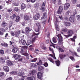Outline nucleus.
Returning <instances> with one entry per match:
<instances>
[{
    "label": "nucleus",
    "instance_id": "e433bc0d",
    "mask_svg": "<svg viewBox=\"0 0 80 80\" xmlns=\"http://www.w3.org/2000/svg\"><path fill=\"white\" fill-rule=\"evenodd\" d=\"M52 41L54 43H56L57 41V38L54 37L52 38Z\"/></svg>",
    "mask_w": 80,
    "mask_h": 80
},
{
    "label": "nucleus",
    "instance_id": "58836bf2",
    "mask_svg": "<svg viewBox=\"0 0 80 80\" xmlns=\"http://www.w3.org/2000/svg\"><path fill=\"white\" fill-rule=\"evenodd\" d=\"M14 10L15 12H18V11L19 10V9H18V7H15L14 8Z\"/></svg>",
    "mask_w": 80,
    "mask_h": 80
},
{
    "label": "nucleus",
    "instance_id": "a19ab883",
    "mask_svg": "<svg viewBox=\"0 0 80 80\" xmlns=\"http://www.w3.org/2000/svg\"><path fill=\"white\" fill-rule=\"evenodd\" d=\"M36 26L38 28H41V26L40 24L38 22H37L36 23Z\"/></svg>",
    "mask_w": 80,
    "mask_h": 80
},
{
    "label": "nucleus",
    "instance_id": "e2e57ef3",
    "mask_svg": "<svg viewBox=\"0 0 80 80\" xmlns=\"http://www.w3.org/2000/svg\"><path fill=\"white\" fill-rule=\"evenodd\" d=\"M76 18H77L78 20H80V16L78 15L76 17Z\"/></svg>",
    "mask_w": 80,
    "mask_h": 80
},
{
    "label": "nucleus",
    "instance_id": "f03ea898",
    "mask_svg": "<svg viewBox=\"0 0 80 80\" xmlns=\"http://www.w3.org/2000/svg\"><path fill=\"white\" fill-rule=\"evenodd\" d=\"M57 37H58V44L59 45H61L62 46V48H63V49H65V47L63 46V38L62 36L60 35L59 36L58 35L57 36Z\"/></svg>",
    "mask_w": 80,
    "mask_h": 80
},
{
    "label": "nucleus",
    "instance_id": "a211bd4d",
    "mask_svg": "<svg viewBox=\"0 0 80 80\" xmlns=\"http://www.w3.org/2000/svg\"><path fill=\"white\" fill-rule=\"evenodd\" d=\"M17 51H18V48L17 47H14L12 50V52L13 53H17Z\"/></svg>",
    "mask_w": 80,
    "mask_h": 80
},
{
    "label": "nucleus",
    "instance_id": "338daca9",
    "mask_svg": "<svg viewBox=\"0 0 80 80\" xmlns=\"http://www.w3.org/2000/svg\"><path fill=\"white\" fill-rule=\"evenodd\" d=\"M78 52H80V47H79L78 48H77Z\"/></svg>",
    "mask_w": 80,
    "mask_h": 80
},
{
    "label": "nucleus",
    "instance_id": "6e6d98bb",
    "mask_svg": "<svg viewBox=\"0 0 80 80\" xmlns=\"http://www.w3.org/2000/svg\"><path fill=\"white\" fill-rule=\"evenodd\" d=\"M40 28H38L36 29L35 32H38L40 30Z\"/></svg>",
    "mask_w": 80,
    "mask_h": 80
},
{
    "label": "nucleus",
    "instance_id": "de8ad7c7",
    "mask_svg": "<svg viewBox=\"0 0 80 80\" xmlns=\"http://www.w3.org/2000/svg\"><path fill=\"white\" fill-rule=\"evenodd\" d=\"M13 5L14 6H18L19 4L18 2H15L13 3Z\"/></svg>",
    "mask_w": 80,
    "mask_h": 80
},
{
    "label": "nucleus",
    "instance_id": "69168bd1",
    "mask_svg": "<svg viewBox=\"0 0 80 80\" xmlns=\"http://www.w3.org/2000/svg\"><path fill=\"white\" fill-rule=\"evenodd\" d=\"M5 60H8L10 58L8 56L6 57L5 56L4 57Z\"/></svg>",
    "mask_w": 80,
    "mask_h": 80
},
{
    "label": "nucleus",
    "instance_id": "ea45409f",
    "mask_svg": "<svg viewBox=\"0 0 80 80\" xmlns=\"http://www.w3.org/2000/svg\"><path fill=\"white\" fill-rule=\"evenodd\" d=\"M62 32H67V30H68V29L67 28H63L62 29Z\"/></svg>",
    "mask_w": 80,
    "mask_h": 80
},
{
    "label": "nucleus",
    "instance_id": "c9c22d12",
    "mask_svg": "<svg viewBox=\"0 0 80 80\" xmlns=\"http://www.w3.org/2000/svg\"><path fill=\"white\" fill-rule=\"evenodd\" d=\"M11 75H17V72L13 71L10 73Z\"/></svg>",
    "mask_w": 80,
    "mask_h": 80
},
{
    "label": "nucleus",
    "instance_id": "8fccbe9b",
    "mask_svg": "<svg viewBox=\"0 0 80 80\" xmlns=\"http://www.w3.org/2000/svg\"><path fill=\"white\" fill-rule=\"evenodd\" d=\"M37 60V58H34L33 60H32L31 61V62H36Z\"/></svg>",
    "mask_w": 80,
    "mask_h": 80
},
{
    "label": "nucleus",
    "instance_id": "2f4dec72",
    "mask_svg": "<svg viewBox=\"0 0 80 80\" xmlns=\"http://www.w3.org/2000/svg\"><path fill=\"white\" fill-rule=\"evenodd\" d=\"M48 59V60H49L50 61V62H52V63H54V62H55V61L54 60H53V59H52V58H49Z\"/></svg>",
    "mask_w": 80,
    "mask_h": 80
},
{
    "label": "nucleus",
    "instance_id": "393cba45",
    "mask_svg": "<svg viewBox=\"0 0 80 80\" xmlns=\"http://www.w3.org/2000/svg\"><path fill=\"white\" fill-rule=\"evenodd\" d=\"M55 63L58 67H59L60 65V61L59 60L56 61H55Z\"/></svg>",
    "mask_w": 80,
    "mask_h": 80
},
{
    "label": "nucleus",
    "instance_id": "423d86ee",
    "mask_svg": "<svg viewBox=\"0 0 80 80\" xmlns=\"http://www.w3.org/2000/svg\"><path fill=\"white\" fill-rule=\"evenodd\" d=\"M67 33L68 35H69V36H71V37H72V35L74 33L72 29H69L68 30Z\"/></svg>",
    "mask_w": 80,
    "mask_h": 80
},
{
    "label": "nucleus",
    "instance_id": "cd10ccee",
    "mask_svg": "<svg viewBox=\"0 0 80 80\" xmlns=\"http://www.w3.org/2000/svg\"><path fill=\"white\" fill-rule=\"evenodd\" d=\"M36 64L37 65H43V64H42V60L40 59H39V62L38 63H36Z\"/></svg>",
    "mask_w": 80,
    "mask_h": 80
},
{
    "label": "nucleus",
    "instance_id": "4468645a",
    "mask_svg": "<svg viewBox=\"0 0 80 80\" xmlns=\"http://www.w3.org/2000/svg\"><path fill=\"white\" fill-rule=\"evenodd\" d=\"M3 69L5 72H8L9 70V68L7 66H4Z\"/></svg>",
    "mask_w": 80,
    "mask_h": 80
},
{
    "label": "nucleus",
    "instance_id": "72a5a7b5",
    "mask_svg": "<svg viewBox=\"0 0 80 80\" xmlns=\"http://www.w3.org/2000/svg\"><path fill=\"white\" fill-rule=\"evenodd\" d=\"M16 17V15L15 14H13L12 16L10 17V18L12 19V20H14V18H15Z\"/></svg>",
    "mask_w": 80,
    "mask_h": 80
},
{
    "label": "nucleus",
    "instance_id": "b1692460",
    "mask_svg": "<svg viewBox=\"0 0 80 80\" xmlns=\"http://www.w3.org/2000/svg\"><path fill=\"white\" fill-rule=\"evenodd\" d=\"M25 8H26V7L25 6V4L23 3H22L21 5V10H24V9H25Z\"/></svg>",
    "mask_w": 80,
    "mask_h": 80
},
{
    "label": "nucleus",
    "instance_id": "0eeeda50",
    "mask_svg": "<svg viewBox=\"0 0 80 80\" xmlns=\"http://www.w3.org/2000/svg\"><path fill=\"white\" fill-rule=\"evenodd\" d=\"M70 6V4L69 3H66L64 5V10H67L68 9Z\"/></svg>",
    "mask_w": 80,
    "mask_h": 80
},
{
    "label": "nucleus",
    "instance_id": "bf43d9fd",
    "mask_svg": "<svg viewBox=\"0 0 80 80\" xmlns=\"http://www.w3.org/2000/svg\"><path fill=\"white\" fill-rule=\"evenodd\" d=\"M41 10H42V12H45V8L44 7H41Z\"/></svg>",
    "mask_w": 80,
    "mask_h": 80
},
{
    "label": "nucleus",
    "instance_id": "864d4df0",
    "mask_svg": "<svg viewBox=\"0 0 80 80\" xmlns=\"http://www.w3.org/2000/svg\"><path fill=\"white\" fill-rule=\"evenodd\" d=\"M72 2L73 4H75V3H76L77 2V0H72Z\"/></svg>",
    "mask_w": 80,
    "mask_h": 80
},
{
    "label": "nucleus",
    "instance_id": "6e6552de",
    "mask_svg": "<svg viewBox=\"0 0 80 80\" xmlns=\"http://www.w3.org/2000/svg\"><path fill=\"white\" fill-rule=\"evenodd\" d=\"M6 63L8 66H12L13 65V62H12L10 60H7Z\"/></svg>",
    "mask_w": 80,
    "mask_h": 80
},
{
    "label": "nucleus",
    "instance_id": "4be33fe9",
    "mask_svg": "<svg viewBox=\"0 0 80 80\" xmlns=\"http://www.w3.org/2000/svg\"><path fill=\"white\" fill-rule=\"evenodd\" d=\"M7 23L6 22H3L2 23V24L1 25L2 27H3V28H5V27H7Z\"/></svg>",
    "mask_w": 80,
    "mask_h": 80
},
{
    "label": "nucleus",
    "instance_id": "9b49d317",
    "mask_svg": "<svg viewBox=\"0 0 80 80\" xmlns=\"http://www.w3.org/2000/svg\"><path fill=\"white\" fill-rule=\"evenodd\" d=\"M21 32L20 30H18V31H16L15 32V37H18L20 35V34Z\"/></svg>",
    "mask_w": 80,
    "mask_h": 80
},
{
    "label": "nucleus",
    "instance_id": "ddd939ff",
    "mask_svg": "<svg viewBox=\"0 0 80 80\" xmlns=\"http://www.w3.org/2000/svg\"><path fill=\"white\" fill-rule=\"evenodd\" d=\"M13 57L15 58V60H17L20 58L21 56L18 54H15L13 56Z\"/></svg>",
    "mask_w": 80,
    "mask_h": 80
},
{
    "label": "nucleus",
    "instance_id": "a18cd8bd",
    "mask_svg": "<svg viewBox=\"0 0 80 80\" xmlns=\"http://www.w3.org/2000/svg\"><path fill=\"white\" fill-rule=\"evenodd\" d=\"M0 54L3 55L4 54V51L2 49L0 50Z\"/></svg>",
    "mask_w": 80,
    "mask_h": 80
},
{
    "label": "nucleus",
    "instance_id": "9d476101",
    "mask_svg": "<svg viewBox=\"0 0 80 80\" xmlns=\"http://www.w3.org/2000/svg\"><path fill=\"white\" fill-rule=\"evenodd\" d=\"M36 73V70H32V71H30L29 72V74L31 75H34L35 73Z\"/></svg>",
    "mask_w": 80,
    "mask_h": 80
},
{
    "label": "nucleus",
    "instance_id": "6ab92c4d",
    "mask_svg": "<svg viewBox=\"0 0 80 80\" xmlns=\"http://www.w3.org/2000/svg\"><path fill=\"white\" fill-rule=\"evenodd\" d=\"M0 63H5V59L3 57L0 58Z\"/></svg>",
    "mask_w": 80,
    "mask_h": 80
},
{
    "label": "nucleus",
    "instance_id": "09e8293b",
    "mask_svg": "<svg viewBox=\"0 0 80 80\" xmlns=\"http://www.w3.org/2000/svg\"><path fill=\"white\" fill-rule=\"evenodd\" d=\"M5 73L3 72H0V77H2L3 75H4Z\"/></svg>",
    "mask_w": 80,
    "mask_h": 80
},
{
    "label": "nucleus",
    "instance_id": "aec40b11",
    "mask_svg": "<svg viewBox=\"0 0 80 80\" xmlns=\"http://www.w3.org/2000/svg\"><path fill=\"white\" fill-rule=\"evenodd\" d=\"M25 75L24 72L22 71L21 72H18L17 74V75L18 76H23Z\"/></svg>",
    "mask_w": 80,
    "mask_h": 80
},
{
    "label": "nucleus",
    "instance_id": "412c9836",
    "mask_svg": "<svg viewBox=\"0 0 80 80\" xmlns=\"http://www.w3.org/2000/svg\"><path fill=\"white\" fill-rule=\"evenodd\" d=\"M1 45H2V46L3 47H8V44L6 43V42L1 43Z\"/></svg>",
    "mask_w": 80,
    "mask_h": 80
},
{
    "label": "nucleus",
    "instance_id": "49530a36",
    "mask_svg": "<svg viewBox=\"0 0 80 80\" xmlns=\"http://www.w3.org/2000/svg\"><path fill=\"white\" fill-rule=\"evenodd\" d=\"M10 33L11 36H13V37L15 36V34L14 33V32L12 31H11Z\"/></svg>",
    "mask_w": 80,
    "mask_h": 80
},
{
    "label": "nucleus",
    "instance_id": "774afa93",
    "mask_svg": "<svg viewBox=\"0 0 80 80\" xmlns=\"http://www.w3.org/2000/svg\"><path fill=\"white\" fill-rule=\"evenodd\" d=\"M12 80V78L11 77L9 78L6 79V80Z\"/></svg>",
    "mask_w": 80,
    "mask_h": 80
},
{
    "label": "nucleus",
    "instance_id": "79ce46f5",
    "mask_svg": "<svg viewBox=\"0 0 80 80\" xmlns=\"http://www.w3.org/2000/svg\"><path fill=\"white\" fill-rule=\"evenodd\" d=\"M55 28L56 29V30L58 31H59V29L58 28V26L56 24L55 25Z\"/></svg>",
    "mask_w": 80,
    "mask_h": 80
},
{
    "label": "nucleus",
    "instance_id": "39448f33",
    "mask_svg": "<svg viewBox=\"0 0 80 80\" xmlns=\"http://www.w3.org/2000/svg\"><path fill=\"white\" fill-rule=\"evenodd\" d=\"M63 7H62L61 6H59L58 10L57 11V13L58 14H61L62 12H63Z\"/></svg>",
    "mask_w": 80,
    "mask_h": 80
},
{
    "label": "nucleus",
    "instance_id": "bb28decb",
    "mask_svg": "<svg viewBox=\"0 0 80 80\" xmlns=\"http://www.w3.org/2000/svg\"><path fill=\"white\" fill-rule=\"evenodd\" d=\"M44 69V67L41 66H39L38 67V70L39 71H41L42 70Z\"/></svg>",
    "mask_w": 80,
    "mask_h": 80
},
{
    "label": "nucleus",
    "instance_id": "1a4fd4ad",
    "mask_svg": "<svg viewBox=\"0 0 80 80\" xmlns=\"http://www.w3.org/2000/svg\"><path fill=\"white\" fill-rule=\"evenodd\" d=\"M30 29V28L29 27H27L25 28V32L27 34H28L30 33V31H31Z\"/></svg>",
    "mask_w": 80,
    "mask_h": 80
},
{
    "label": "nucleus",
    "instance_id": "13d9d810",
    "mask_svg": "<svg viewBox=\"0 0 80 80\" xmlns=\"http://www.w3.org/2000/svg\"><path fill=\"white\" fill-rule=\"evenodd\" d=\"M39 34H40V32H38V33H36L35 32H33L32 34V36H35L37 35H39Z\"/></svg>",
    "mask_w": 80,
    "mask_h": 80
},
{
    "label": "nucleus",
    "instance_id": "7ed1b4c3",
    "mask_svg": "<svg viewBox=\"0 0 80 80\" xmlns=\"http://www.w3.org/2000/svg\"><path fill=\"white\" fill-rule=\"evenodd\" d=\"M47 13L46 12L43 13L42 17L41 18V20H42V19H43V18L44 19V20L42 21V23L45 24V23L47 22Z\"/></svg>",
    "mask_w": 80,
    "mask_h": 80
},
{
    "label": "nucleus",
    "instance_id": "c03bdc74",
    "mask_svg": "<svg viewBox=\"0 0 80 80\" xmlns=\"http://www.w3.org/2000/svg\"><path fill=\"white\" fill-rule=\"evenodd\" d=\"M43 65L45 67H47L48 66V63L47 62H45L43 64Z\"/></svg>",
    "mask_w": 80,
    "mask_h": 80
},
{
    "label": "nucleus",
    "instance_id": "7c9ffc66",
    "mask_svg": "<svg viewBox=\"0 0 80 80\" xmlns=\"http://www.w3.org/2000/svg\"><path fill=\"white\" fill-rule=\"evenodd\" d=\"M21 42L22 45H25L26 43V41L23 39H22L21 40Z\"/></svg>",
    "mask_w": 80,
    "mask_h": 80
},
{
    "label": "nucleus",
    "instance_id": "4c0bfd02",
    "mask_svg": "<svg viewBox=\"0 0 80 80\" xmlns=\"http://www.w3.org/2000/svg\"><path fill=\"white\" fill-rule=\"evenodd\" d=\"M19 20H20V17L18 16H17L15 21L16 22H19Z\"/></svg>",
    "mask_w": 80,
    "mask_h": 80
},
{
    "label": "nucleus",
    "instance_id": "c756f323",
    "mask_svg": "<svg viewBox=\"0 0 80 80\" xmlns=\"http://www.w3.org/2000/svg\"><path fill=\"white\" fill-rule=\"evenodd\" d=\"M37 38V37L35 36L34 38H33L32 40L31 43H34L35 42V40Z\"/></svg>",
    "mask_w": 80,
    "mask_h": 80
},
{
    "label": "nucleus",
    "instance_id": "c85d7f7f",
    "mask_svg": "<svg viewBox=\"0 0 80 80\" xmlns=\"http://www.w3.org/2000/svg\"><path fill=\"white\" fill-rule=\"evenodd\" d=\"M37 67V63H32L31 64V67H33L34 68H35L36 67Z\"/></svg>",
    "mask_w": 80,
    "mask_h": 80
},
{
    "label": "nucleus",
    "instance_id": "20e7f679",
    "mask_svg": "<svg viewBox=\"0 0 80 80\" xmlns=\"http://www.w3.org/2000/svg\"><path fill=\"white\" fill-rule=\"evenodd\" d=\"M38 78L41 80H43V73L40 72H38L37 74Z\"/></svg>",
    "mask_w": 80,
    "mask_h": 80
},
{
    "label": "nucleus",
    "instance_id": "f3484780",
    "mask_svg": "<svg viewBox=\"0 0 80 80\" xmlns=\"http://www.w3.org/2000/svg\"><path fill=\"white\" fill-rule=\"evenodd\" d=\"M75 20V18L74 17H71L69 18V20L70 22H74Z\"/></svg>",
    "mask_w": 80,
    "mask_h": 80
},
{
    "label": "nucleus",
    "instance_id": "052dcab7",
    "mask_svg": "<svg viewBox=\"0 0 80 80\" xmlns=\"http://www.w3.org/2000/svg\"><path fill=\"white\" fill-rule=\"evenodd\" d=\"M12 23H9V28H10L12 26Z\"/></svg>",
    "mask_w": 80,
    "mask_h": 80
},
{
    "label": "nucleus",
    "instance_id": "0e129e2a",
    "mask_svg": "<svg viewBox=\"0 0 80 80\" xmlns=\"http://www.w3.org/2000/svg\"><path fill=\"white\" fill-rule=\"evenodd\" d=\"M64 36L66 38H68L69 37H71V36H69V34H68V35H64Z\"/></svg>",
    "mask_w": 80,
    "mask_h": 80
},
{
    "label": "nucleus",
    "instance_id": "2eb2a0df",
    "mask_svg": "<svg viewBox=\"0 0 80 80\" xmlns=\"http://www.w3.org/2000/svg\"><path fill=\"white\" fill-rule=\"evenodd\" d=\"M64 24L65 27H70L71 25V23L70 22H64Z\"/></svg>",
    "mask_w": 80,
    "mask_h": 80
},
{
    "label": "nucleus",
    "instance_id": "f8f14e48",
    "mask_svg": "<svg viewBox=\"0 0 80 80\" xmlns=\"http://www.w3.org/2000/svg\"><path fill=\"white\" fill-rule=\"evenodd\" d=\"M40 17V14L38 13H37L36 14L35 16H34L33 17L34 18L35 20H38V18H39V17Z\"/></svg>",
    "mask_w": 80,
    "mask_h": 80
},
{
    "label": "nucleus",
    "instance_id": "dca6fc26",
    "mask_svg": "<svg viewBox=\"0 0 80 80\" xmlns=\"http://www.w3.org/2000/svg\"><path fill=\"white\" fill-rule=\"evenodd\" d=\"M28 80H35L36 78L34 76L28 77L27 78Z\"/></svg>",
    "mask_w": 80,
    "mask_h": 80
},
{
    "label": "nucleus",
    "instance_id": "603ef678",
    "mask_svg": "<svg viewBox=\"0 0 80 80\" xmlns=\"http://www.w3.org/2000/svg\"><path fill=\"white\" fill-rule=\"evenodd\" d=\"M59 50L61 52H65V50L61 48L59 49Z\"/></svg>",
    "mask_w": 80,
    "mask_h": 80
},
{
    "label": "nucleus",
    "instance_id": "5701e85b",
    "mask_svg": "<svg viewBox=\"0 0 80 80\" xmlns=\"http://www.w3.org/2000/svg\"><path fill=\"white\" fill-rule=\"evenodd\" d=\"M24 19L25 20H30V18L27 15H25L24 17Z\"/></svg>",
    "mask_w": 80,
    "mask_h": 80
},
{
    "label": "nucleus",
    "instance_id": "3c124183",
    "mask_svg": "<svg viewBox=\"0 0 80 80\" xmlns=\"http://www.w3.org/2000/svg\"><path fill=\"white\" fill-rule=\"evenodd\" d=\"M13 10V9L12 8H9L8 9V12L9 13H10Z\"/></svg>",
    "mask_w": 80,
    "mask_h": 80
},
{
    "label": "nucleus",
    "instance_id": "a878e982",
    "mask_svg": "<svg viewBox=\"0 0 80 80\" xmlns=\"http://www.w3.org/2000/svg\"><path fill=\"white\" fill-rule=\"evenodd\" d=\"M18 61L19 62H27V59L21 58L18 59Z\"/></svg>",
    "mask_w": 80,
    "mask_h": 80
},
{
    "label": "nucleus",
    "instance_id": "5fc2aeb1",
    "mask_svg": "<svg viewBox=\"0 0 80 80\" xmlns=\"http://www.w3.org/2000/svg\"><path fill=\"white\" fill-rule=\"evenodd\" d=\"M69 58L72 61H75V59L72 56H70L69 57Z\"/></svg>",
    "mask_w": 80,
    "mask_h": 80
},
{
    "label": "nucleus",
    "instance_id": "f704fd0d",
    "mask_svg": "<svg viewBox=\"0 0 80 80\" xmlns=\"http://www.w3.org/2000/svg\"><path fill=\"white\" fill-rule=\"evenodd\" d=\"M31 44V41L30 40H28L26 43V45H30Z\"/></svg>",
    "mask_w": 80,
    "mask_h": 80
},
{
    "label": "nucleus",
    "instance_id": "473e14b6",
    "mask_svg": "<svg viewBox=\"0 0 80 80\" xmlns=\"http://www.w3.org/2000/svg\"><path fill=\"white\" fill-rule=\"evenodd\" d=\"M59 56L61 59H63V58H65V57H66V55L63 54H60L59 55Z\"/></svg>",
    "mask_w": 80,
    "mask_h": 80
},
{
    "label": "nucleus",
    "instance_id": "f257e3e1",
    "mask_svg": "<svg viewBox=\"0 0 80 80\" xmlns=\"http://www.w3.org/2000/svg\"><path fill=\"white\" fill-rule=\"evenodd\" d=\"M22 48H20L19 49V52L21 53L22 55H24L26 57L27 60H28L29 58V54L26 52H25V50H24V48H27V46H22Z\"/></svg>",
    "mask_w": 80,
    "mask_h": 80
},
{
    "label": "nucleus",
    "instance_id": "4d7b16f0",
    "mask_svg": "<svg viewBox=\"0 0 80 80\" xmlns=\"http://www.w3.org/2000/svg\"><path fill=\"white\" fill-rule=\"evenodd\" d=\"M0 30H1L2 32H6L5 31V29L4 28H1Z\"/></svg>",
    "mask_w": 80,
    "mask_h": 80
},
{
    "label": "nucleus",
    "instance_id": "37998d69",
    "mask_svg": "<svg viewBox=\"0 0 80 80\" xmlns=\"http://www.w3.org/2000/svg\"><path fill=\"white\" fill-rule=\"evenodd\" d=\"M39 51H40L38 49H36L35 50L34 52L35 53H36V54H38V53Z\"/></svg>",
    "mask_w": 80,
    "mask_h": 80
},
{
    "label": "nucleus",
    "instance_id": "680f3d73",
    "mask_svg": "<svg viewBox=\"0 0 80 80\" xmlns=\"http://www.w3.org/2000/svg\"><path fill=\"white\" fill-rule=\"evenodd\" d=\"M73 54L74 55H75V56H76V57H79V56H78V55H77V52H74L73 53Z\"/></svg>",
    "mask_w": 80,
    "mask_h": 80
}]
</instances>
